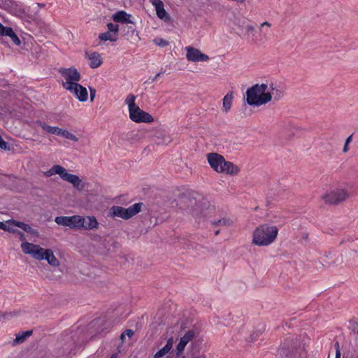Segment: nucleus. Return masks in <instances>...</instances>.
<instances>
[{"label": "nucleus", "instance_id": "obj_11", "mask_svg": "<svg viewBox=\"0 0 358 358\" xmlns=\"http://www.w3.org/2000/svg\"><path fill=\"white\" fill-rule=\"evenodd\" d=\"M129 113L130 119L135 122L151 123L154 121L150 114L141 110L138 106L131 108Z\"/></svg>", "mask_w": 358, "mask_h": 358}, {"label": "nucleus", "instance_id": "obj_10", "mask_svg": "<svg viewBox=\"0 0 358 358\" xmlns=\"http://www.w3.org/2000/svg\"><path fill=\"white\" fill-rule=\"evenodd\" d=\"M21 248L24 254L30 255L34 259L37 260H43L45 250L40 245L29 242H24L21 244Z\"/></svg>", "mask_w": 358, "mask_h": 358}, {"label": "nucleus", "instance_id": "obj_15", "mask_svg": "<svg viewBox=\"0 0 358 358\" xmlns=\"http://www.w3.org/2000/svg\"><path fill=\"white\" fill-rule=\"evenodd\" d=\"M9 223L12 224L13 225H14L15 227H17L22 229L23 231H26L27 233L31 234L33 236H38V232L37 230L33 229L29 224H25L23 222L17 221L15 220H10Z\"/></svg>", "mask_w": 358, "mask_h": 358}, {"label": "nucleus", "instance_id": "obj_5", "mask_svg": "<svg viewBox=\"0 0 358 358\" xmlns=\"http://www.w3.org/2000/svg\"><path fill=\"white\" fill-rule=\"evenodd\" d=\"M271 26L268 22H264L260 24L259 28V34H256L255 27L253 25L248 24L244 30L245 34L243 37L246 38H251V41L256 45H262L268 39L267 36V31L264 30V27H266L270 28Z\"/></svg>", "mask_w": 358, "mask_h": 358}, {"label": "nucleus", "instance_id": "obj_19", "mask_svg": "<svg viewBox=\"0 0 358 358\" xmlns=\"http://www.w3.org/2000/svg\"><path fill=\"white\" fill-rule=\"evenodd\" d=\"M173 343V338H169L166 344L155 354L154 358H162L164 356H165L172 349Z\"/></svg>", "mask_w": 358, "mask_h": 358}, {"label": "nucleus", "instance_id": "obj_25", "mask_svg": "<svg viewBox=\"0 0 358 358\" xmlns=\"http://www.w3.org/2000/svg\"><path fill=\"white\" fill-rule=\"evenodd\" d=\"M31 334L32 331L20 332L18 334L16 335V338L13 341L14 344L22 343L27 337L31 335Z\"/></svg>", "mask_w": 358, "mask_h": 358}, {"label": "nucleus", "instance_id": "obj_1", "mask_svg": "<svg viewBox=\"0 0 358 358\" xmlns=\"http://www.w3.org/2000/svg\"><path fill=\"white\" fill-rule=\"evenodd\" d=\"M278 227L268 223L259 224L252 233V243L257 246H268L272 244L278 234Z\"/></svg>", "mask_w": 358, "mask_h": 358}, {"label": "nucleus", "instance_id": "obj_22", "mask_svg": "<svg viewBox=\"0 0 358 358\" xmlns=\"http://www.w3.org/2000/svg\"><path fill=\"white\" fill-rule=\"evenodd\" d=\"M212 225L216 227H229L231 226L234 223L233 220L229 217H222L217 220H210V221Z\"/></svg>", "mask_w": 358, "mask_h": 358}, {"label": "nucleus", "instance_id": "obj_39", "mask_svg": "<svg viewBox=\"0 0 358 358\" xmlns=\"http://www.w3.org/2000/svg\"><path fill=\"white\" fill-rule=\"evenodd\" d=\"M271 87L272 88L273 94L274 95L275 99H280L282 96V92L280 90L273 88L272 85L271 86Z\"/></svg>", "mask_w": 358, "mask_h": 358}, {"label": "nucleus", "instance_id": "obj_21", "mask_svg": "<svg viewBox=\"0 0 358 358\" xmlns=\"http://www.w3.org/2000/svg\"><path fill=\"white\" fill-rule=\"evenodd\" d=\"M233 98V92H228L224 96L222 100V108L225 113H227L230 110L232 104Z\"/></svg>", "mask_w": 358, "mask_h": 358}, {"label": "nucleus", "instance_id": "obj_18", "mask_svg": "<svg viewBox=\"0 0 358 358\" xmlns=\"http://www.w3.org/2000/svg\"><path fill=\"white\" fill-rule=\"evenodd\" d=\"M98 225L99 224L95 217L88 216L87 217H84L83 226L81 227V229L85 230H92L96 229Z\"/></svg>", "mask_w": 358, "mask_h": 358}, {"label": "nucleus", "instance_id": "obj_38", "mask_svg": "<svg viewBox=\"0 0 358 358\" xmlns=\"http://www.w3.org/2000/svg\"><path fill=\"white\" fill-rule=\"evenodd\" d=\"M150 1L155 6V10L164 6V3L162 0H150Z\"/></svg>", "mask_w": 358, "mask_h": 358}, {"label": "nucleus", "instance_id": "obj_20", "mask_svg": "<svg viewBox=\"0 0 358 358\" xmlns=\"http://www.w3.org/2000/svg\"><path fill=\"white\" fill-rule=\"evenodd\" d=\"M43 259L46 260L49 264L54 266H57L59 264V261L54 255L52 250L50 249L45 250V253L43 257Z\"/></svg>", "mask_w": 358, "mask_h": 358}, {"label": "nucleus", "instance_id": "obj_26", "mask_svg": "<svg viewBox=\"0 0 358 358\" xmlns=\"http://www.w3.org/2000/svg\"><path fill=\"white\" fill-rule=\"evenodd\" d=\"M60 136L75 142L78 141L77 136L66 129H62Z\"/></svg>", "mask_w": 358, "mask_h": 358}, {"label": "nucleus", "instance_id": "obj_28", "mask_svg": "<svg viewBox=\"0 0 358 358\" xmlns=\"http://www.w3.org/2000/svg\"><path fill=\"white\" fill-rule=\"evenodd\" d=\"M135 99L136 96L133 94H129L125 99L126 104L128 105L129 108V112L130 111L131 108H134L137 106L135 103Z\"/></svg>", "mask_w": 358, "mask_h": 358}, {"label": "nucleus", "instance_id": "obj_37", "mask_svg": "<svg viewBox=\"0 0 358 358\" xmlns=\"http://www.w3.org/2000/svg\"><path fill=\"white\" fill-rule=\"evenodd\" d=\"M10 232L17 234L20 240L22 241V243L25 242V236H24V234L23 232H22L17 229H11Z\"/></svg>", "mask_w": 358, "mask_h": 358}, {"label": "nucleus", "instance_id": "obj_2", "mask_svg": "<svg viewBox=\"0 0 358 358\" xmlns=\"http://www.w3.org/2000/svg\"><path fill=\"white\" fill-rule=\"evenodd\" d=\"M268 86L266 84L255 85L247 90V103L250 106H262L271 100L272 95L266 92Z\"/></svg>", "mask_w": 358, "mask_h": 358}, {"label": "nucleus", "instance_id": "obj_31", "mask_svg": "<svg viewBox=\"0 0 358 358\" xmlns=\"http://www.w3.org/2000/svg\"><path fill=\"white\" fill-rule=\"evenodd\" d=\"M108 31L112 32L117 35L119 31V26L112 22L107 24Z\"/></svg>", "mask_w": 358, "mask_h": 358}, {"label": "nucleus", "instance_id": "obj_40", "mask_svg": "<svg viewBox=\"0 0 358 358\" xmlns=\"http://www.w3.org/2000/svg\"><path fill=\"white\" fill-rule=\"evenodd\" d=\"M186 345H187L184 343L183 341H180L179 343L177 345L178 353L182 352L184 350Z\"/></svg>", "mask_w": 358, "mask_h": 358}, {"label": "nucleus", "instance_id": "obj_34", "mask_svg": "<svg viewBox=\"0 0 358 358\" xmlns=\"http://www.w3.org/2000/svg\"><path fill=\"white\" fill-rule=\"evenodd\" d=\"M10 32L11 33H10V36H8L10 38L11 41H13V43L15 45H19L21 43L20 38H18V36L16 35V34L14 32V31L13 29Z\"/></svg>", "mask_w": 358, "mask_h": 358}, {"label": "nucleus", "instance_id": "obj_54", "mask_svg": "<svg viewBox=\"0 0 358 358\" xmlns=\"http://www.w3.org/2000/svg\"><path fill=\"white\" fill-rule=\"evenodd\" d=\"M110 358H116V355H113Z\"/></svg>", "mask_w": 358, "mask_h": 358}, {"label": "nucleus", "instance_id": "obj_43", "mask_svg": "<svg viewBox=\"0 0 358 358\" xmlns=\"http://www.w3.org/2000/svg\"><path fill=\"white\" fill-rule=\"evenodd\" d=\"M0 229L6 231H11V229L2 222H0Z\"/></svg>", "mask_w": 358, "mask_h": 358}, {"label": "nucleus", "instance_id": "obj_42", "mask_svg": "<svg viewBox=\"0 0 358 358\" xmlns=\"http://www.w3.org/2000/svg\"><path fill=\"white\" fill-rule=\"evenodd\" d=\"M123 333L125 335V336H127L129 338H131L134 334V331L131 329H127Z\"/></svg>", "mask_w": 358, "mask_h": 358}, {"label": "nucleus", "instance_id": "obj_30", "mask_svg": "<svg viewBox=\"0 0 358 358\" xmlns=\"http://www.w3.org/2000/svg\"><path fill=\"white\" fill-rule=\"evenodd\" d=\"M11 27H4L1 23H0V35L8 36H10V33L12 31Z\"/></svg>", "mask_w": 358, "mask_h": 358}, {"label": "nucleus", "instance_id": "obj_14", "mask_svg": "<svg viewBox=\"0 0 358 358\" xmlns=\"http://www.w3.org/2000/svg\"><path fill=\"white\" fill-rule=\"evenodd\" d=\"M34 124L43 129L45 132L50 134L59 136L61 134L62 128L55 126H50L46 122L41 120H36Z\"/></svg>", "mask_w": 358, "mask_h": 358}, {"label": "nucleus", "instance_id": "obj_6", "mask_svg": "<svg viewBox=\"0 0 358 358\" xmlns=\"http://www.w3.org/2000/svg\"><path fill=\"white\" fill-rule=\"evenodd\" d=\"M143 203H136L127 208L122 206H115L110 209V212L114 217H118L124 220H128L138 214L141 210Z\"/></svg>", "mask_w": 358, "mask_h": 358}, {"label": "nucleus", "instance_id": "obj_50", "mask_svg": "<svg viewBox=\"0 0 358 358\" xmlns=\"http://www.w3.org/2000/svg\"><path fill=\"white\" fill-rule=\"evenodd\" d=\"M120 340L122 342H124V338H125V335L124 334V333H122L121 335H120Z\"/></svg>", "mask_w": 358, "mask_h": 358}, {"label": "nucleus", "instance_id": "obj_16", "mask_svg": "<svg viewBox=\"0 0 358 358\" xmlns=\"http://www.w3.org/2000/svg\"><path fill=\"white\" fill-rule=\"evenodd\" d=\"M113 20L115 22L122 23V24H127V23H131V15L130 14H128L124 10H120L116 12L112 17Z\"/></svg>", "mask_w": 358, "mask_h": 358}, {"label": "nucleus", "instance_id": "obj_9", "mask_svg": "<svg viewBox=\"0 0 358 358\" xmlns=\"http://www.w3.org/2000/svg\"><path fill=\"white\" fill-rule=\"evenodd\" d=\"M349 196L345 189H336L323 195L322 199L326 203L338 204L345 201Z\"/></svg>", "mask_w": 358, "mask_h": 358}, {"label": "nucleus", "instance_id": "obj_45", "mask_svg": "<svg viewBox=\"0 0 358 358\" xmlns=\"http://www.w3.org/2000/svg\"><path fill=\"white\" fill-rule=\"evenodd\" d=\"M162 73L163 72L158 73L155 77L150 78L148 82H149L150 83H154L157 79V78H159Z\"/></svg>", "mask_w": 358, "mask_h": 358}, {"label": "nucleus", "instance_id": "obj_48", "mask_svg": "<svg viewBox=\"0 0 358 358\" xmlns=\"http://www.w3.org/2000/svg\"><path fill=\"white\" fill-rule=\"evenodd\" d=\"M352 135L349 136L345 140V144H349L352 141Z\"/></svg>", "mask_w": 358, "mask_h": 358}, {"label": "nucleus", "instance_id": "obj_46", "mask_svg": "<svg viewBox=\"0 0 358 358\" xmlns=\"http://www.w3.org/2000/svg\"><path fill=\"white\" fill-rule=\"evenodd\" d=\"M90 99L91 101H92L93 99H94L95 97V94H96V90L94 89V88H90Z\"/></svg>", "mask_w": 358, "mask_h": 358}, {"label": "nucleus", "instance_id": "obj_23", "mask_svg": "<svg viewBox=\"0 0 358 358\" xmlns=\"http://www.w3.org/2000/svg\"><path fill=\"white\" fill-rule=\"evenodd\" d=\"M234 24L238 28L240 31H243L246 26L248 24V20L241 16H236L234 20Z\"/></svg>", "mask_w": 358, "mask_h": 358}, {"label": "nucleus", "instance_id": "obj_49", "mask_svg": "<svg viewBox=\"0 0 358 358\" xmlns=\"http://www.w3.org/2000/svg\"><path fill=\"white\" fill-rule=\"evenodd\" d=\"M348 144H345L344 145V147L343 148V152H347L348 151Z\"/></svg>", "mask_w": 358, "mask_h": 358}, {"label": "nucleus", "instance_id": "obj_36", "mask_svg": "<svg viewBox=\"0 0 358 358\" xmlns=\"http://www.w3.org/2000/svg\"><path fill=\"white\" fill-rule=\"evenodd\" d=\"M0 148L4 150H9L10 146L8 143L5 141L2 137L0 136Z\"/></svg>", "mask_w": 358, "mask_h": 358}, {"label": "nucleus", "instance_id": "obj_8", "mask_svg": "<svg viewBox=\"0 0 358 358\" xmlns=\"http://www.w3.org/2000/svg\"><path fill=\"white\" fill-rule=\"evenodd\" d=\"M84 217L80 215L73 216H58L55 219V222L62 226L69 227L71 229H81L83 226Z\"/></svg>", "mask_w": 358, "mask_h": 358}, {"label": "nucleus", "instance_id": "obj_24", "mask_svg": "<svg viewBox=\"0 0 358 358\" xmlns=\"http://www.w3.org/2000/svg\"><path fill=\"white\" fill-rule=\"evenodd\" d=\"M99 38L101 41H109L113 42V41H116L117 40V35H116L114 33L110 32V31H106V32L100 34L99 36Z\"/></svg>", "mask_w": 358, "mask_h": 358}, {"label": "nucleus", "instance_id": "obj_12", "mask_svg": "<svg viewBox=\"0 0 358 358\" xmlns=\"http://www.w3.org/2000/svg\"><path fill=\"white\" fill-rule=\"evenodd\" d=\"M187 51L186 57L189 62H207L210 59L207 55L202 53L199 49L187 46L185 48Z\"/></svg>", "mask_w": 358, "mask_h": 358}, {"label": "nucleus", "instance_id": "obj_32", "mask_svg": "<svg viewBox=\"0 0 358 358\" xmlns=\"http://www.w3.org/2000/svg\"><path fill=\"white\" fill-rule=\"evenodd\" d=\"M153 42L155 45L160 47H166L169 45V42L161 38H156L153 40Z\"/></svg>", "mask_w": 358, "mask_h": 358}, {"label": "nucleus", "instance_id": "obj_53", "mask_svg": "<svg viewBox=\"0 0 358 358\" xmlns=\"http://www.w3.org/2000/svg\"><path fill=\"white\" fill-rule=\"evenodd\" d=\"M236 34H237L238 36H242V34H241V33L240 31L236 32Z\"/></svg>", "mask_w": 358, "mask_h": 358}, {"label": "nucleus", "instance_id": "obj_27", "mask_svg": "<svg viewBox=\"0 0 358 358\" xmlns=\"http://www.w3.org/2000/svg\"><path fill=\"white\" fill-rule=\"evenodd\" d=\"M195 336V331L194 330H189L187 331L185 335L180 338L181 341H183L186 345L192 341Z\"/></svg>", "mask_w": 358, "mask_h": 358}, {"label": "nucleus", "instance_id": "obj_3", "mask_svg": "<svg viewBox=\"0 0 358 358\" xmlns=\"http://www.w3.org/2000/svg\"><path fill=\"white\" fill-rule=\"evenodd\" d=\"M208 162L211 168L218 173H226L230 175H236L239 172L238 166L232 162L226 161L220 154L211 152L207 155Z\"/></svg>", "mask_w": 358, "mask_h": 358}, {"label": "nucleus", "instance_id": "obj_29", "mask_svg": "<svg viewBox=\"0 0 358 358\" xmlns=\"http://www.w3.org/2000/svg\"><path fill=\"white\" fill-rule=\"evenodd\" d=\"M14 5L12 0H0V8L10 10Z\"/></svg>", "mask_w": 358, "mask_h": 358}, {"label": "nucleus", "instance_id": "obj_13", "mask_svg": "<svg viewBox=\"0 0 358 358\" xmlns=\"http://www.w3.org/2000/svg\"><path fill=\"white\" fill-rule=\"evenodd\" d=\"M67 90L81 102H85L87 100L88 93L87 89L78 83L72 87L71 90Z\"/></svg>", "mask_w": 358, "mask_h": 358}, {"label": "nucleus", "instance_id": "obj_35", "mask_svg": "<svg viewBox=\"0 0 358 358\" xmlns=\"http://www.w3.org/2000/svg\"><path fill=\"white\" fill-rule=\"evenodd\" d=\"M13 317L12 313H0V321L4 322Z\"/></svg>", "mask_w": 358, "mask_h": 358}, {"label": "nucleus", "instance_id": "obj_51", "mask_svg": "<svg viewBox=\"0 0 358 358\" xmlns=\"http://www.w3.org/2000/svg\"><path fill=\"white\" fill-rule=\"evenodd\" d=\"M220 230L217 229L215 231V235L217 236L218 234H220Z\"/></svg>", "mask_w": 358, "mask_h": 358}, {"label": "nucleus", "instance_id": "obj_44", "mask_svg": "<svg viewBox=\"0 0 358 358\" xmlns=\"http://www.w3.org/2000/svg\"><path fill=\"white\" fill-rule=\"evenodd\" d=\"M129 24H130V25L128 26V31H131L133 33L136 30L135 22L132 20V22L129 23Z\"/></svg>", "mask_w": 358, "mask_h": 358}, {"label": "nucleus", "instance_id": "obj_17", "mask_svg": "<svg viewBox=\"0 0 358 358\" xmlns=\"http://www.w3.org/2000/svg\"><path fill=\"white\" fill-rule=\"evenodd\" d=\"M86 57L90 60L89 65L92 69L98 68L102 64L101 55L96 52H93L91 53L87 52Z\"/></svg>", "mask_w": 358, "mask_h": 358}, {"label": "nucleus", "instance_id": "obj_55", "mask_svg": "<svg viewBox=\"0 0 358 358\" xmlns=\"http://www.w3.org/2000/svg\"><path fill=\"white\" fill-rule=\"evenodd\" d=\"M184 358V357H183Z\"/></svg>", "mask_w": 358, "mask_h": 358}, {"label": "nucleus", "instance_id": "obj_52", "mask_svg": "<svg viewBox=\"0 0 358 358\" xmlns=\"http://www.w3.org/2000/svg\"><path fill=\"white\" fill-rule=\"evenodd\" d=\"M37 6L40 7H43L45 5L41 3H37Z\"/></svg>", "mask_w": 358, "mask_h": 358}, {"label": "nucleus", "instance_id": "obj_7", "mask_svg": "<svg viewBox=\"0 0 358 358\" xmlns=\"http://www.w3.org/2000/svg\"><path fill=\"white\" fill-rule=\"evenodd\" d=\"M59 72L66 80L62 85L66 90H71L80 80V74L75 68L60 69Z\"/></svg>", "mask_w": 358, "mask_h": 358}, {"label": "nucleus", "instance_id": "obj_47", "mask_svg": "<svg viewBox=\"0 0 358 358\" xmlns=\"http://www.w3.org/2000/svg\"><path fill=\"white\" fill-rule=\"evenodd\" d=\"M336 345H337L338 348L336 349V358H341V353H340V350L338 349V343H337Z\"/></svg>", "mask_w": 358, "mask_h": 358}, {"label": "nucleus", "instance_id": "obj_33", "mask_svg": "<svg viewBox=\"0 0 358 358\" xmlns=\"http://www.w3.org/2000/svg\"><path fill=\"white\" fill-rule=\"evenodd\" d=\"M157 15L160 19H164L166 17H167L168 14L164 9V6H162L156 10Z\"/></svg>", "mask_w": 358, "mask_h": 358}, {"label": "nucleus", "instance_id": "obj_41", "mask_svg": "<svg viewBox=\"0 0 358 358\" xmlns=\"http://www.w3.org/2000/svg\"><path fill=\"white\" fill-rule=\"evenodd\" d=\"M186 345H187L184 343L183 341H180L179 343L177 345L178 353L182 352L184 350Z\"/></svg>", "mask_w": 358, "mask_h": 358}, {"label": "nucleus", "instance_id": "obj_4", "mask_svg": "<svg viewBox=\"0 0 358 358\" xmlns=\"http://www.w3.org/2000/svg\"><path fill=\"white\" fill-rule=\"evenodd\" d=\"M55 174H58L63 180L71 183L75 188L79 190L83 189L82 180L79 177L76 175L67 173L66 170L60 165H54L49 170L44 172V176L46 177H50Z\"/></svg>", "mask_w": 358, "mask_h": 358}]
</instances>
